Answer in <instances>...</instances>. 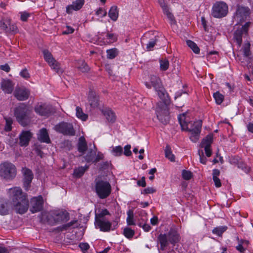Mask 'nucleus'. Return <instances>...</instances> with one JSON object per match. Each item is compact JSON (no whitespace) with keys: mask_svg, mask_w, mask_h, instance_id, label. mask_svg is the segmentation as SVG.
<instances>
[{"mask_svg":"<svg viewBox=\"0 0 253 253\" xmlns=\"http://www.w3.org/2000/svg\"><path fill=\"white\" fill-rule=\"evenodd\" d=\"M158 239L160 244L161 250L164 251L165 248L168 245L169 240L167 234H160Z\"/></svg>","mask_w":253,"mask_h":253,"instance_id":"cd10ccee","label":"nucleus"},{"mask_svg":"<svg viewBox=\"0 0 253 253\" xmlns=\"http://www.w3.org/2000/svg\"><path fill=\"white\" fill-rule=\"evenodd\" d=\"M131 146L129 144L126 145L125 148V151L124 154L126 156H130L131 155L132 153L130 151Z\"/></svg>","mask_w":253,"mask_h":253,"instance_id":"5fc2aeb1","label":"nucleus"},{"mask_svg":"<svg viewBox=\"0 0 253 253\" xmlns=\"http://www.w3.org/2000/svg\"><path fill=\"white\" fill-rule=\"evenodd\" d=\"M214 182L215 186L216 187H220L221 186V183L220 182V180L218 178V177L216 178H212Z\"/></svg>","mask_w":253,"mask_h":253,"instance_id":"774afa93","label":"nucleus"},{"mask_svg":"<svg viewBox=\"0 0 253 253\" xmlns=\"http://www.w3.org/2000/svg\"><path fill=\"white\" fill-rule=\"evenodd\" d=\"M156 191V190L153 187H147L141 192L142 194H147L150 193H154Z\"/></svg>","mask_w":253,"mask_h":253,"instance_id":"864d4df0","label":"nucleus"},{"mask_svg":"<svg viewBox=\"0 0 253 253\" xmlns=\"http://www.w3.org/2000/svg\"><path fill=\"white\" fill-rule=\"evenodd\" d=\"M54 128L56 131L64 135L74 136L76 133L72 124L70 123L63 122L56 125Z\"/></svg>","mask_w":253,"mask_h":253,"instance_id":"6e6552de","label":"nucleus"},{"mask_svg":"<svg viewBox=\"0 0 253 253\" xmlns=\"http://www.w3.org/2000/svg\"><path fill=\"white\" fill-rule=\"evenodd\" d=\"M182 175L183 179L188 180L190 179L192 177V173L189 170H183Z\"/></svg>","mask_w":253,"mask_h":253,"instance_id":"3c124183","label":"nucleus"},{"mask_svg":"<svg viewBox=\"0 0 253 253\" xmlns=\"http://www.w3.org/2000/svg\"><path fill=\"white\" fill-rule=\"evenodd\" d=\"M51 216L56 223L66 222L69 218V214L66 211H54L51 212Z\"/></svg>","mask_w":253,"mask_h":253,"instance_id":"4468645a","label":"nucleus"},{"mask_svg":"<svg viewBox=\"0 0 253 253\" xmlns=\"http://www.w3.org/2000/svg\"><path fill=\"white\" fill-rule=\"evenodd\" d=\"M243 52L244 56L247 57H249L251 55V52L250 51V43L248 42L244 45L243 48Z\"/></svg>","mask_w":253,"mask_h":253,"instance_id":"09e8293b","label":"nucleus"},{"mask_svg":"<svg viewBox=\"0 0 253 253\" xmlns=\"http://www.w3.org/2000/svg\"><path fill=\"white\" fill-rule=\"evenodd\" d=\"M21 171L23 175L24 187H25L26 190H28L34 178L33 173L31 169L26 168H22Z\"/></svg>","mask_w":253,"mask_h":253,"instance_id":"2eb2a0df","label":"nucleus"},{"mask_svg":"<svg viewBox=\"0 0 253 253\" xmlns=\"http://www.w3.org/2000/svg\"><path fill=\"white\" fill-rule=\"evenodd\" d=\"M88 168L87 166L85 167H80L78 169H75L74 171V176L78 178L81 177Z\"/></svg>","mask_w":253,"mask_h":253,"instance_id":"72a5a7b5","label":"nucleus"},{"mask_svg":"<svg viewBox=\"0 0 253 253\" xmlns=\"http://www.w3.org/2000/svg\"><path fill=\"white\" fill-rule=\"evenodd\" d=\"M77 220H73L71 222L66 224L65 225H62V226L58 227L56 228V230L59 231H63L64 230H67L69 227L74 226V225L76 223Z\"/></svg>","mask_w":253,"mask_h":253,"instance_id":"e433bc0d","label":"nucleus"},{"mask_svg":"<svg viewBox=\"0 0 253 253\" xmlns=\"http://www.w3.org/2000/svg\"><path fill=\"white\" fill-rule=\"evenodd\" d=\"M95 156H96V150L90 149L87 152V154L84 157L85 160L87 162H94Z\"/></svg>","mask_w":253,"mask_h":253,"instance_id":"7c9ffc66","label":"nucleus"},{"mask_svg":"<svg viewBox=\"0 0 253 253\" xmlns=\"http://www.w3.org/2000/svg\"><path fill=\"white\" fill-rule=\"evenodd\" d=\"M95 183V192L100 199H105L110 195L112 188L109 182L96 179Z\"/></svg>","mask_w":253,"mask_h":253,"instance_id":"20e7f679","label":"nucleus"},{"mask_svg":"<svg viewBox=\"0 0 253 253\" xmlns=\"http://www.w3.org/2000/svg\"><path fill=\"white\" fill-rule=\"evenodd\" d=\"M185 115V113H183L180 115L178 118L181 129L190 132L191 133L190 136L191 140L196 142L199 139L202 122L201 120H198L194 122L188 121Z\"/></svg>","mask_w":253,"mask_h":253,"instance_id":"f03ea898","label":"nucleus"},{"mask_svg":"<svg viewBox=\"0 0 253 253\" xmlns=\"http://www.w3.org/2000/svg\"><path fill=\"white\" fill-rule=\"evenodd\" d=\"M14 96L19 100L23 101L27 100L30 95V91L24 87H18L14 91Z\"/></svg>","mask_w":253,"mask_h":253,"instance_id":"a211bd4d","label":"nucleus"},{"mask_svg":"<svg viewBox=\"0 0 253 253\" xmlns=\"http://www.w3.org/2000/svg\"><path fill=\"white\" fill-rule=\"evenodd\" d=\"M123 148L121 146H118L113 148L112 153L115 156H120L123 154Z\"/></svg>","mask_w":253,"mask_h":253,"instance_id":"a18cd8bd","label":"nucleus"},{"mask_svg":"<svg viewBox=\"0 0 253 253\" xmlns=\"http://www.w3.org/2000/svg\"><path fill=\"white\" fill-rule=\"evenodd\" d=\"M167 235L169 241L173 245L179 241V235L174 229H170Z\"/></svg>","mask_w":253,"mask_h":253,"instance_id":"5701e85b","label":"nucleus"},{"mask_svg":"<svg viewBox=\"0 0 253 253\" xmlns=\"http://www.w3.org/2000/svg\"><path fill=\"white\" fill-rule=\"evenodd\" d=\"M44 60L49 66L57 73H62L60 67V64L53 57L52 54L47 49L42 51Z\"/></svg>","mask_w":253,"mask_h":253,"instance_id":"1a4fd4ad","label":"nucleus"},{"mask_svg":"<svg viewBox=\"0 0 253 253\" xmlns=\"http://www.w3.org/2000/svg\"><path fill=\"white\" fill-rule=\"evenodd\" d=\"M1 87L3 91L7 93H11L13 90V84L9 80H4L1 84Z\"/></svg>","mask_w":253,"mask_h":253,"instance_id":"b1692460","label":"nucleus"},{"mask_svg":"<svg viewBox=\"0 0 253 253\" xmlns=\"http://www.w3.org/2000/svg\"><path fill=\"white\" fill-rule=\"evenodd\" d=\"M107 58L112 59L115 58L118 55V50L116 48L108 49L107 50Z\"/></svg>","mask_w":253,"mask_h":253,"instance_id":"79ce46f5","label":"nucleus"},{"mask_svg":"<svg viewBox=\"0 0 253 253\" xmlns=\"http://www.w3.org/2000/svg\"><path fill=\"white\" fill-rule=\"evenodd\" d=\"M5 25H4L2 28V30H4L7 33L14 32L16 33L18 31L17 27L14 25H11L10 20L8 18H6L5 20Z\"/></svg>","mask_w":253,"mask_h":253,"instance_id":"a878e982","label":"nucleus"},{"mask_svg":"<svg viewBox=\"0 0 253 253\" xmlns=\"http://www.w3.org/2000/svg\"><path fill=\"white\" fill-rule=\"evenodd\" d=\"M32 133L29 130L23 131L19 135V145L21 146H26L32 137Z\"/></svg>","mask_w":253,"mask_h":253,"instance_id":"6ab92c4d","label":"nucleus"},{"mask_svg":"<svg viewBox=\"0 0 253 253\" xmlns=\"http://www.w3.org/2000/svg\"><path fill=\"white\" fill-rule=\"evenodd\" d=\"M38 139L42 142L50 143V140L48 136L47 131L46 128H43L40 130L38 134Z\"/></svg>","mask_w":253,"mask_h":253,"instance_id":"393cba45","label":"nucleus"},{"mask_svg":"<svg viewBox=\"0 0 253 253\" xmlns=\"http://www.w3.org/2000/svg\"><path fill=\"white\" fill-rule=\"evenodd\" d=\"M76 116L78 118H80V119H81L83 121H85L87 119V117H88L87 115L84 114L83 112V110L81 107L78 106L76 107Z\"/></svg>","mask_w":253,"mask_h":253,"instance_id":"f704fd0d","label":"nucleus"},{"mask_svg":"<svg viewBox=\"0 0 253 253\" xmlns=\"http://www.w3.org/2000/svg\"><path fill=\"white\" fill-rule=\"evenodd\" d=\"M84 3V0H76L73 2L72 4L66 7V12L68 14L72 13L73 10L77 11L80 10Z\"/></svg>","mask_w":253,"mask_h":253,"instance_id":"412c9836","label":"nucleus"},{"mask_svg":"<svg viewBox=\"0 0 253 253\" xmlns=\"http://www.w3.org/2000/svg\"><path fill=\"white\" fill-rule=\"evenodd\" d=\"M94 225L96 228L102 232H109L112 227L111 222L106 218L95 219Z\"/></svg>","mask_w":253,"mask_h":253,"instance_id":"ddd939ff","label":"nucleus"},{"mask_svg":"<svg viewBox=\"0 0 253 253\" xmlns=\"http://www.w3.org/2000/svg\"><path fill=\"white\" fill-rule=\"evenodd\" d=\"M124 234L126 238H131L133 236L134 231L131 229L126 227L124 229Z\"/></svg>","mask_w":253,"mask_h":253,"instance_id":"de8ad7c7","label":"nucleus"},{"mask_svg":"<svg viewBox=\"0 0 253 253\" xmlns=\"http://www.w3.org/2000/svg\"><path fill=\"white\" fill-rule=\"evenodd\" d=\"M156 111L157 118L162 123L165 125L169 123L170 119L169 108L165 103L158 102Z\"/></svg>","mask_w":253,"mask_h":253,"instance_id":"0eeeda50","label":"nucleus"},{"mask_svg":"<svg viewBox=\"0 0 253 253\" xmlns=\"http://www.w3.org/2000/svg\"><path fill=\"white\" fill-rule=\"evenodd\" d=\"M5 120V126L4 127V130L6 131H10L12 129L11 125L13 123V120L10 117H4Z\"/></svg>","mask_w":253,"mask_h":253,"instance_id":"58836bf2","label":"nucleus"},{"mask_svg":"<svg viewBox=\"0 0 253 253\" xmlns=\"http://www.w3.org/2000/svg\"><path fill=\"white\" fill-rule=\"evenodd\" d=\"M161 89H159L160 90H156L158 92V94L160 98L161 99H163L165 97V93H164V89L162 86H161Z\"/></svg>","mask_w":253,"mask_h":253,"instance_id":"338daca9","label":"nucleus"},{"mask_svg":"<svg viewBox=\"0 0 253 253\" xmlns=\"http://www.w3.org/2000/svg\"><path fill=\"white\" fill-rule=\"evenodd\" d=\"M158 2L159 4L160 5L161 7L163 9V11H165L166 10L169 9L167 5L166 4L165 1L164 0H159Z\"/></svg>","mask_w":253,"mask_h":253,"instance_id":"0e129e2a","label":"nucleus"},{"mask_svg":"<svg viewBox=\"0 0 253 253\" xmlns=\"http://www.w3.org/2000/svg\"><path fill=\"white\" fill-rule=\"evenodd\" d=\"M9 191L12 204L16 212L20 214L26 212L29 207L27 194L23 192L21 188L17 187L11 188Z\"/></svg>","mask_w":253,"mask_h":253,"instance_id":"f257e3e1","label":"nucleus"},{"mask_svg":"<svg viewBox=\"0 0 253 253\" xmlns=\"http://www.w3.org/2000/svg\"><path fill=\"white\" fill-rule=\"evenodd\" d=\"M151 84L146 82L145 84L148 88H151L152 86L155 88L156 90H160L161 89V86H162L161 80L158 77L153 75L150 77Z\"/></svg>","mask_w":253,"mask_h":253,"instance_id":"aec40b11","label":"nucleus"},{"mask_svg":"<svg viewBox=\"0 0 253 253\" xmlns=\"http://www.w3.org/2000/svg\"><path fill=\"white\" fill-rule=\"evenodd\" d=\"M31 110L24 104L15 109L14 115L17 122L22 126H28L31 123Z\"/></svg>","mask_w":253,"mask_h":253,"instance_id":"7ed1b4c3","label":"nucleus"},{"mask_svg":"<svg viewBox=\"0 0 253 253\" xmlns=\"http://www.w3.org/2000/svg\"><path fill=\"white\" fill-rule=\"evenodd\" d=\"M250 14V10L248 7L238 6L234 19L237 21V24L242 23L247 20Z\"/></svg>","mask_w":253,"mask_h":253,"instance_id":"9d476101","label":"nucleus"},{"mask_svg":"<svg viewBox=\"0 0 253 253\" xmlns=\"http://www.w3.org/2000/svg\"><path fill=\"white\" fill-rule=\"evenodd\" d=\"M228 12V6L224 1H217L213 4L211 15L216 18L225 17Z\"/></svg>","mask_w":253,"mask_h":253,"instance_id":"423d86ee","label":"nucleus"},{"mask_svg":"<svg viewBox=\"0 0 253 253\" xmlns=\"http://www.w3.org/2000/svg\"><path fill=\"white\" fill-rule=\"evenodd\" d=\"M127 217L126 218L127 223L128 225H134L135 223L133 221V211L131 210H129L127 212Z\"/></svg>","mask_w":253,"mask_h":253,"instance_id":"4c0bfd02","label":"nucleus"},{"mask_svg":"<svg viewBox=\"0 0 253 253\" xmlns=\"http://www.w3.org/2000/svg\"><path fill=\"white\" fill-rule=\"evenodd\" d=\"M198 154L200 156V162L203 164H206L207 162V158L204 156V153L203 151H198Z\"/></svg>","mask_w":253,"mask_h":253,"instance_id":"13d9d810","label":"nucleus"},{"mask_svg":"<svg viewBox=\"0 0 253 253\" xmlns=\"http://www.w3.org/2000/svg\"><path fill=\"white\" fill-rule=\"evenodd\" d=\"M79 247L81 250L84 253L89 249V246L86 243H82L79 244Z\"/></svg>","mask_w":253,"mask_h":253,"instance_id":"4d7b16f0","label":"nucleus"},{"mask_svg":"<svg viewBox=\"0 0 253 253\" xmlns=\"http://www.w3.org/2000/svg\"><path fill=\"white\" fill-rule=\"evenodd\" d=\"M213 97L217 104H221L224 99V96L218 91H217L213 94Z\"/></svg>","mask_w":253,"mask_h":253,"instance_id":"ea45409f","label":"nucleus"},{"mask_svg":"<svg viewBox=\"0 0 253 253\" xmlns=\"http://www.w3.org/2000/svg\"><path fill=\"white\" fill-rule=\"evenodd\" d=\"M30 14L26 11L20 12V19L23 21H26Z\"/></svg>","mask_w":253,"mask_h":253,"instance_id":"603ef678","label":"nucleus"},{"mask_svg":"<svg viewBox=\"0 0 253 253\" xmlns=\"http://www.w3.org/2000/svg\"><path fill=\"white\" fill-rule=\"evenodd\" d=\"M109 214V212L107 209L101 211L99 213H95V219L106 218L105 216Z\"/></svg>","mask_w":253,"mask_h":253,"instance_id":"49530a36","label":"nucleus"},{"mask_svg":"<svg viewBox=\"0 0 253 253\" xmlns=\"http://www.w3.org/2000/svg\"><path fill=\"white\" fill-rule=\"evenodd\" d=\"M74 32V29L72 28L70 26H66V30L64 31L62 33L63 35H67L72 34Z\"/></svg>","mask_w":253,"mask_h":253,"instance_id":"680f3d73","label":"nucleus"},{"mask_svg":"<svg viewBox=\"0 0 253 253\" xmlns=\"http://www.w3.org/2000/svg\"><path fill=\"white\" fill-rule=\"evenodd\" d=\"M0 69L7 73L10 71V68L7 64H5L0 65Z\"/></svg>","mask_w":253,"mask_h":253,"instance_id":"69168bd1","label":"nucleus"},{"mask_svg":"<svg viewBox=\"0 0 253 253\" xmlns=\"http://www.w3.org/2000/svg\"><path fill=\"white\" fill-rule=\"evenodd\" d=\"M43 199L42 196L34 197L31 200L30 211L32 213L39 212L42 210Z\"/></svg>","mask_w":253,"mask_h":253,"instance_id":"dca6fc26","label":"nucleus"},{"mask_svg":"<svg viewBox=\"0 0 253 253\" xmlns=\"http://www.w3.org/2000/svg\"><path fill=\"white\" fill-rule=\"evenodd\" d=\"M251 24L250 22L246 23L241 28L237 29L234 32V38L239 46L241 45L242 42V37L248 34Z\"/></svg>","mask_w":253,"mask_h":253,"instance_id":"9b49d317","label":"nucleus"},{"mask_svg":"<svg viewBox=\"0 0 253 253\" xmlns=\"http://www.w3.org/2000/svg\"><path fill=\"white\" fill-rule=\"evenodd\" d=\"M157 41L158 40L157 39H153L151 41H150L148 42V43L147 44V48L149 50H150L152 48H153L155 46Z\"/></svg>","mask_w":253,"mask_h":253,"instance_id":"bf43d9fd","label":"nucleus"},{"mask_svg":"<svg viewBox=\"0 0 253 253\" xmlns=\"http://www.w3.org/2000/svg\"><path fill=\"white\" fill-rule=\"evenodd\" d=\"M165 157L171 162L175 161V156L172 154L171 148L169 145H167L165 150Z\"/></svg>","mask_w":253,"mask_h":253,"instance_id":"2f4dec72","label":"nucleus"},{"mask_svg":"<svg viewBox=\"0 0 253 253\" xmlns=\"http://www.w3.org/2000/svg\"><path fill=\"white\" fill-rule=\"evenodd\" d=\"M213 135L212 134H209L207 135L202 141L200 144L201 148H204L206 155L209 157L211 155V145L212 142Z\"/></svg>","mask_w":253,"mask_h":253,"instance_id":"f3484780","label":"nucleus"},{"mask_svg":"<svg viewBox=\"0 0 253 253\" xmlns=\"http://www.w3.org/2000/svg\"><path fill=\"white\" fill-rule=\"evenodd\" d=\"M103 113L108 122L113 123L115 122L116 116L113 111L107 109L103 111Z\"/></svg>","mask_w":253,"mask_h":253,"instance_id":"bb28decb","label":"nucleus"},{"mask_svg":"<svg viewBox=\"0 0 253 253\" xmlns=\"http://www.w3.org/2000/svg\"><path fill=\"white\" fill-rule=\"evenodd\" d=\"M15 166L12 163L5 162L0 165V176L6 180H12L16 175Z\"/></svg>","mask_w":253,"mask_h":253,"instance_id":"39448f33","label":"nucleus"},{"mask_svg":"<svg viewBox=\"0 0 253 253\" xmlns=\"http://www.w3.org/2000/svg\"><path fill=\"white\" fill-rule=\"evenodd\" d=\"M187 45L193 50L195 53H199L200 52V48L198 47L197 44L191 40H187L186 41Z\"/></svg>","mask_w":253,"mask_h":253,"instance_id":"c9c22d12","label":"nucleus"},{"mask_svg":"<svg viewBox=\"0 0 253 253\" xmlns=\"http://www.w3.org/2000/svg\"><path fill=\"white\" fill-rule=\"evenodd\" d=\"M160 69L161 70H167L169 66V62L167 59H162L160 60Z\"/></svg>","mask_w":253,"mask_h":253,"instance_id":"37998d69","label":"nucleus"},{"mask_svg":"<svg viewBox=\"0 0 253 253\" xmlns=\"http://www.w3.org/2000/svg\"><path fill=\"white\" fill-rule=\"evenodd\" d=\"M238 167L241 169L245 172L247 173L250 170V168H248L246 164H245L242 161H238L237 163Z\"/></svg>","mask_w":253,"mask_h":253,"instance_id":"8fccbe9b","label":"nucleus"},{"mask_svg":"<svg viewBox=\"0 0 253 253\" xmlns=\"http://www.w3.org/2000/svg\"><path fill=\"white\" fill-rule=\"evenodd\" d=\"M88 101L89 105L92 108H96L99 105V100L98 96L95 91L90 90L88 96Z\"/></svg>","mask_w":253,"mask_h":253,"instance_id":"4be33fe9","label":"nucleus"},{"mask_svg":"<svg viewBox=\"0 0 253 253\" xmlns=\"http://www.w3.org/2000/svg\"><path fill=\"white\" fill-rule=\"evenodd\" d=\"M227 229L226 226H221L218 227L214 228L212 230V233L215 234L219 236H221L222 233L225 232Z\"/></svg>","mask_w":253,"mask_h":253,"instance_id":"a19ab883","label":"nucleus"},{"mask_svg":"<svg viewBox=\"0 0 253 253\" xmlns=\"http://www.w3.org/2000/svg\"><path fill=\"white\" fill-rule=\"evenodd\" d=\"M20 76L24 79H28L30 78V74L27 69H24L20 73Z\"/></svg>","mask_w":253,"mask_h":253,"instance_id":"6e6d98bb","label":"nucleus"},{"mask_svg":"<svg viewBox=\"0 0 253 253\" xmlns=\"http://www.w3.org/2000/svg\"><path fill=\"white\" fill-rule=\"evenodd\" d=\"M109 17L111 20L116 21L119 16V11L117 6H113L110 8L108 13Z\"/></svg>","mask_w":253,"mask_h":253,"instance_id":"c85d7f7f","label":"nucleus"},{"mask_svg":"<svg viewBox=\"0 0 253 253\" xmlns=\"http://www.w3.org/2000/svg\"><path fill=\"white\" fill-rule=\"evenodd\" d=\"M7 212V210L4 204H0V214H5Z\"/></svg>","mask_w":253,"mask_h":253,"instance_id":"052dcab7","label":"nucleus"},{"mask_svg":"<svg viewBox=\"0 0 253 253\" xmlns=\"http://www.w3.org/2000/svg\"><path fill=\"white\" fill-rule=\"evenodd\" d=\"M78 68L82 72H87L89 71V68L87 64L84 60L78 61Z\"/></svg>","mask_w":253,"mask_h":253,"instance_id":"473e14b6","label":"nucleus"},{"mask_svg":"<svg viewBox=\"0 0 253 253\" xmlns=\"http://www.w3.org/2000/svg\"><path fill=\"white\" fill-rule=\"evenodd\" d=\"M168 18L170 20L171 24H176V22L173 14L169 11V9L163 11Z\"/></svg>","mask_w":253,"mask_h":253,"instance_id":"c03bdc74","label":"nucleus"},{"mask_svg":"<svg viewBox=\"0 0 253 253\" xmlns=\"http://www.w3.org/2000/svg\"><path fill=\"white\" fill-rule=\"evenodd\" d=\"M35 111L40 116L48 117L52 113L53 109L50 105L41 103L35 107Z\"/></svg>","mask_w":253,"mask_h":253,"instance_id":"f8f14e48","label":"nucleus"},{"mask_svg":"<svg viewBox=\"0 0 253 253\" xmlns=\"http://www.w3.org/2000/svg\"><path fill=\"white\" fill-rule=\"evenodd\" d=\"M137 184L139 186H142L145 187L146 186L145 177L143 176L141 180H138Z\"/></svg>","mask_w":253,"mask_h":253,"instance_id":"e2e57ef3","label":"nucleus"},{"mask_svg":"<svg viewBox=\"0 0 253 253\" xmlns=\"http://www.w3.org/2000/svg\"><path fill=\"white\" fill-rule=\"evenodd\" d=\"M78 149L80 152L84 153L87 149V144L85 138L83 136H81L79 138Z\"/></svg>","mask_w":253,"mask_h":253,"instance_id":"c756f323","label":"nucleus"}]
</instances>
